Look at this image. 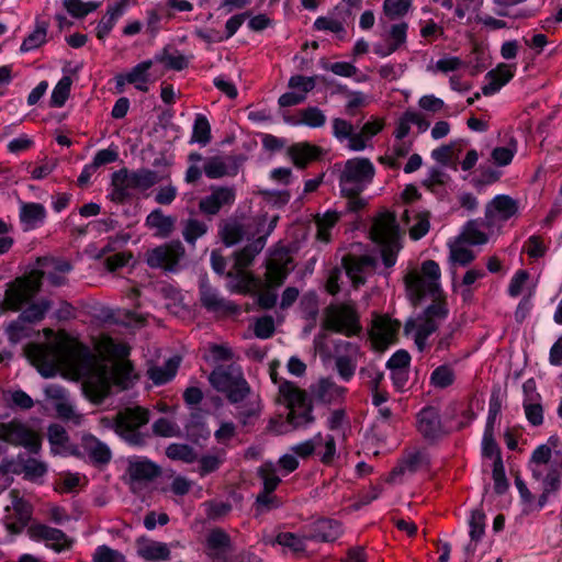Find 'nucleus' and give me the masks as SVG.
I'll return each instance as SVG.
<instances>
[{
    "mask_svg": "<svg viewBox=\"0 0 562 562\" xmlns=\"http://www.w3.org/2000/svg\"><path fill=\"white\" fill-rule=\"evenodd\" d=\"M0 431L1 438L11 445L22 446L33 454L38 453L41 450V436L19 420L1 424Z\"/></svg>",
    "mask_w": 562,
    "mask_h": 562,
    "instance_id": "9b49d317",
    "label": "nucleus"
},
{
    "mask_svg": "<svg viewBox=\"0 0 562 562\" xmlns=\"http://www.w3.org/2000/svg\"><path fill=\"white\" fill-rule=\"evenodd\" d=\"M340 535L341 526L339 521L330 518H321L312 525L306 539L319 542H331Z\"/></svg>",
    "mask_w": 562,
    "mask_h": 562,
    "instance_id": "412c9836",
    "label": "nucleus"
},
{
    "mask_svg": "<svg viewBox=\"0 0 562 562\" xmlns=\"http://www.w3.org/2000/svg\"><path fill=\"white\" fill-rule=\"evenodd\" d=\"M429 465V458L426 453L422 451H414L408 453L401 463L395 467L391 474L392 476L401 475L405 472L415 473L420 470L423 467Z\"/></svg>",
    "mask_w": 562,
    "mask_h": 562,
    "instance_id": "f704fd0d",
    "label": "nucleus"
},
{
    "mask_svg": "<svg viewBox=\"0 0 562 562\" xmlns=\"http://www.w3.org/2000/svg\"><path fill=\"white\" fill-rule=\"evenodd\" d=\"M371 239L381 246V257L386 268H392L400 250L398 225L395 216L390 213H381L376 216L370 228Z\"/></svg>",
    "mask_w": 562,
    "mask_h": 562,
    "instance_id": "423d86ee",
    "label": "nucleus"
},
{
    "mask_svg": "<svg viewBox=\"0 0 562 562\" xmlns=\"http://www.w3.org/2000/svg\"><path fill=\"white\" fill-rule=\"evenodd\" d=\"M168 9L166 11L159 10H151L148 11L147 14V31L150 34H156L159 31V22L162 19V16H166L167 19H171L173 16L175 11H191L193 9L192 2H167Z\"/></svg>",
    "mask_w": 562,
    "mask_h": 562,
    "instance_id": "a878e982",
    "label": "nucleus"
},
{
    "mask_svg": "<svg viewBox=\"0 0 562 562\" xmlns=\"http://www.w3.org/2000/svg\"><path fill=\"white\" fill-rule=\"evenodd\" d=\"M342 213L337 211H327L324 215L316 217V226L317 234L316 237L318 240L328 243L330 240V229L336 225L339 221Z\"/></svg>",
    "mask_w": 562,
    "mask_h": 562,
    "instance_id": "37998d69",
    "label": "nucleus"
},
{
    "mask_svg": "<svg viewBox=\"0 0 562 562\" xmlns=\"http://www.w3.org/2000/svg\"><path fill=\"white\" fill-rule=\"evenodd\" d=\"M439 265L430 259L422 263L420 273L416 270L408 271L404 277V283L411 302L417 305L427 293H437L439 291Z\"/></svg>",
    "mask_w": 562,
    "mask_h": 562,
    "instance_id": "0eeeda50",
    "label": "nucleus"
},
{
    "mask_svg": "<svg viewBox=\"0 0 562 562\" xmlns=\"http://www.w3.org/2000/svg\"><path fill=\"white\" fill-rule=\"evenodd\" d=\"M288 155L296 168L305 169L311 162L322 158L323 149L308 142H302L291 145Z\"/></svg>",
    "mask_w": 562,
    "mask_h": 562,
    "instance_id": "6ab92c4d",
    "label": "nucleus"
},
{
    "mask_svg": "<svg viewBox=\"0 0 562 562\" xmlns=\"http://www.w3.org/2000/svg\"><path fill=\"white\" fill-rule=\"evenodd\" d=\"M250 393V385L244 378L241 372L237 373V379L232 389L225 393L227 400L232 404L243 402Z\"/></svg>",
    "mask_w": 562,
    "mask_h": 562,
    "instance_id": "13d9d810",
    "label": "nucleus"
},
{
    "mask_svg": "<svg viewBox=\"0 0 562 562\" xmlns=\"http://www.w3.org/2000/svg\"><path fill=\"white\" fill-rule=\"evenodd\" d=\"M203 170L205 176L210 179H218L227 175L236 173V168L231 172L225 160L218 156L209 158L204 164Z\"/></svg>",
    "mask_w": 562,
    "mask_h": 562,
    "instance_id": "5fc2aeb1",
    "label": "nucleus"
},
{
    "mask_svg": "<svg viewBox=\"0 0 562 562\" xmlns=\"http://www.w3.org/2000/svg\"><path fill=\"white\" fill-rule=\"evenodd\" d=\"M153 66V60H144L136 66H134L130 71L124 74V79L127 80V83L134 85V87L142 91L147 92L148 87L147 83L149 81V69Z\"/></svg>",
    "mask_w": 562,
    "mask_h": 562,
    "instance_id": "473e14b6",
    "label": "nucleus"
},
{
    "mask_svg": "<svg viewBox=\"0 0 562 562\" xmlns=\"http://www.w3.org/2000/svg\"><path fill=\"white\" fill-rule=\"evenodd\" d=\"M502 411V397H501V390L499 389H493L490 397L488 403V415L486 419V425L484 430H492L494 431V426L496 423V419Z\"/></svg>",
    "mask_w": 562,
    "mask_h": 562,
    "instance_id": "0e129e2a",
    "label": "nucleus"
},
{
    "mask_svg": "<svg viewBox=\"0 0 562 562\" xmlns=\"http://www.w3.org/2000/svg\"><path fill=\"white\" fill-rule=\"evenodd\" d=\"M456 380L454 371L447 364L437 367L430 375V383L435 387L446 389L453 384Z\"/></svg>",
    "mask_w": 562,
    "mask_h": 562,
    "instance_id": "e2e57ef3",
    "label": "nucleus"
},
{
    "mask_svg": "<svg viewBox=\"0 0 562 562\" xmlns=\"http://www.w3.org/2000/svg\"><path fill=\"white\" fill-rule=\"evenodd\" d=\"M127 472L132 481L149 482L161 474V469L155 462L148 459H142L131 461L127 467Z\"/></svg>",
    "mask_w": 562,
    "mask_h": 562,
    "instance_id": "b1692460",
    "label": "nucleus"
},
{
    "mask_svg": "<svg viewBox=\"0 0 562 562\" xmlns=\"http://www.w3.org/2000/svg\"><path fill=\"white\" fill-rule=\"evenodd\" d=\"M206 548L214 560L227 562V554L232 549L229 535L221 528L211 530L206 537Z\"/></svg>",
    "mask_w": 562,
    "mask_h": 562,
    "instance_id": "aec40b11",
    "label": "nucleus"
},
{
    "mask_svg": "<svg viewBox=\"0 0 562 562\" xmlns=\"http://www.w3.org/2000/svg\"><path fill=\"white\" fill-rule=\"evenodd\" d=\"M528 467L535 481L541 483L540 494L536 508L542 509L551 494L561 488L562 461L552 460V450L548 445L538 446L531 453Z\"/></svg>",
    "mask_w": 562,
    "mask_h": 562,
    "instance_id": "f03ea898",
    "label": "nucleus"
},
{
    "mask_svg": "<svg viewBox=\"0 0 562 562\" xmlns=\"http://www.w3.org/2000/svg\"><path fill=\"white\" fill-rule=\"evenodd\" d=\"M514 77V71L507 64H499L495 69L490 70L485 75V79L488 80L486 85L482 87L484 95H492L496 93L503 86H505Z\"/></svg>",
    "mask_w": 562,
    "mask_h": 562,
    "instance_id": "393cba45",
    "label": "nucleus"
},
{
    "mask_svg": "<svg viewBox=\"0 0 562 562\" xmlns=\"http://www.w3.org/2000/svg\"><path fill=\"white\" fill-rule=\"evenodd\" d=\"M138 554L147 561H166L170 550L166 543L149 541L138 549Z\"/></svg>",
    "mask_w": 562,
    "mask_h": 562,
    "instance_id": "49530a36",
    "label": "nucleus"
},
{
    "mask_svg": "<svg viewBox=\"0 0 562 562\" xmlns=\"http://www.w3.org/2000/svg\"><path fill=\"white\" fill-rule=\"evenodd\" d=\"M401 322L392 319L389 315H376L372 321L369 336L373 348L384 350L397 340Z\"/></svg>",
    "mask_w": 562,
    "mask_h": 562,
    "instance_id": "4468645a",
    "label": "nucleus"
},
{
    "mask_svg": "<svg viewBox=\"0 0 562 562\" xmlns=\"http://www.w3.org/2000/svg\"><path fill=\"white\" fill-rule=\"evenodd\" d=\"M300 311L302 313V317L311 323H315L318 316V296L316 292L310 291L306 292L300 301Z\"/></svg>",
    "mask_w": 562,
    "mask_h": 562,
    "instance_id": "8fccbe9b",
    "label": "nucleus"
},
{
    "mask_svg": "<svg viewBox=\"0 0 562 562\" xmlns=\"http://www.w3.org/2000/svg\"><path fill=\"white\" fill-rule=\"evenodd\" d=\"M161 180L157 171L140 168L130 170L126 167L114 171L111 176V192L109 198L116 204H124L132 194L130 190H148Z\"/></svg>",
    "mask_w": 562,
    "mask_h": 562,
    "instance_id": "7ed1b4c3",
    "label": "nucleus"
},
{
    "mask_svg": "<svg viewBox=\"0 0 562 562\" xmlns=\"http://www.w3.org/2000/svg\"><path fill=\"white\" fill-rule=\"evenodd\" d=\"M237 373L223 368L214 369L210 375L209 381L211 385L218 392L226 393L227 390L232 389L236 382Z\"/></svg>",
    "mask_w": 562,
    "mask_h": 562,
    "instance_id": "c03bdc74",
    "label": "nucleus"
},
{
    "mask_svg": "<svg viewBox=\"0 0 562 562\" xmlns=\"http://www.w3.org/2000/svg\"><path fill=\"white\" fill-rule=\"evenodd\" d=\"M225 461V451L218 450L217 454H204L199 459V474L204 477L216 472Z\"/></svg>",
    "mask_w": 562,
    "mask_h": 562,
    "instance_id": "864d4df0",
    "label": "nucleus"
},
{
    "mask_svg": "<svg viewBox=\"0 0 562 562\" xmlns=\"http://www.w3.org/2000/svg\"><path fill=\"white\" fill-rule=\"evenodd\" d=\"M200 301L204 308L210 312L225 311L228 313H235L237 306L232 302H226L220 297L217 293L207 286H202L200 291Z\"/></svg>",
    "mask_w": 562,
    "mask_h": 562,
    "instance_id": "7c9ffc66",
    "label": "nucleus"
},
{
    "mask_svg": "<svg viewBox=\"0 0 562 562\" xmlns=\"http://www.w3.org/2000/svg\"><path fill=\"white\" fill-rule=\"evenodd\" d=\"M218 236L226 247H232L243 240L244 226L235 220L223 221L220 224Z\"/></svg>",
    "mask_w": 562,
    "mask_h": 562,
    "instance_id": "c9c22d12",
    "label": "nucleus"
},
{
    "mask_svg": "<svg viewBox=\"0 0 562 562\" xmlns=\"http://www.w3.org/2000/svg\"><path fill=\"white\" fill-rule=\"evenodd\" d=\"M257 475L262 481V491L268 493H273L281 483L276 465L270 461L262 463L258 468Z\"/></svg>",
    "mask_w": 562,
    "mask_h": 562,
    "instance_id": "a18cd8bd",
    "label": "nucleus"
},
{
    "mask_svg": "<svg viewBox=\"0 0 562 562\" xmlns=\"http://www.w3.org/2000/svg\"><path fill=\"white\" fill-rule=\"evenodd\" d=\"M43 277V271L34 270L9 282L2 301L5 312H18L29 303L41 291Z\"/></svg>",
    "mask_w": 562,
    "mask_h": 562,
    "instance_id": "6e6552de",
    "label": "nucleus"
},
{
    "mask_svg": "<svg viewBox=\"0 0 562 562\" xmlns=\"http://www.w3.org/2000/svg\"><path fill=\"white\" fill-rule=\"evenodd\" d=\"M46 210L43 204L30 202L24 203L20 211V221L25 229H33L44 222Z\"/></svg>",
    "mask_w": 562,
    "mask_h": 562,
    "instance_id": "2f4dec72",
    "label": "nucleus"
},
{
    "mask_svg": "<svg viewBox=\"0 0 562 562\" xmlns=\"http://www.w3.org/2000/svg\"><path fill=\"white\" fill-rule=\"evenodd\" d=\"M323 327L347 337L358 336L362 331L360 316L352 304H330L325 308Z\"/></svg>",
    "mask_w": 562,
    "mask_h": 562,
    "instance_id": "1a4fd4ad",
    "label": "nucleus"
},
{
    "mask_svg": "<svg viewBox=\"0 0 562 562\" xmlns=\"http://www.w3.org/2000/svg\"><path fill=\"white\" fill-rule=\"evenodd\" d=\"M27 531L32 539L45 541L46 546L56 552L68 550L72 544L63 530L44 524L33 525Z\"/></svg>",
    "mask_w": 562,
    "mask_h": 562,
    "instance_id": "f3484780",
    "label": "nucleus"
},
{
    "mask_svg": "<svg viewBox=\"0 0 562 562\" xmlns=\"http://www.w3.org/2000/svg\"><path fill=\"white\" fill-rule=\"evenodd\" d=\"M517 213L518 202L509 195L499 194L486 204L484 224L487 228H493L497 224L510 220Z\"/></svg>",
    "mask_w": 562,
    "mask_h": 562,
    "instance_id": "2eb2a0df",
    "label": "nucleus"
},
{
    "mask_svg": "<svg viewBox=\"0 0 562 562\" xmlns=\"http://www.w3.org/2000/svg\"><path fill=\"white\" fill-rule=\"evenodd\" d=\"M374 175L375 168L369 158L355 157L345 161L338 181L340 194L347 199V213H358L367 206V201L360 195L372 182Z\"/></svg>",
    "mask_w": 562,
    "mask_h": 562,
    "instance_id": "f257e3e1",
    "label": "nucleus"
},
{
    "mask_svg": "<svg viewBox=\"0 0 562 562\" xmlns=\"http://www.w3.org/2000/svg\"><path fill=\"white\" fill-rule=\"evenodd\" d=\"M83 448L90 461L95 465H104L111 461L112 453L110 448L93 436L83 438Z\"/></svg>",
    "mask_w": 562,
    "mask_h": 562,
    "instance_id": "c85d7f7f",
    "label": "nucleus"
},
{
    "mask_svg": "<svg viewBox=\"0 0 562 562\" xmlns=\"http://www.w3.org/2000/svg\"><path fill=\"white\" fill-rule=\"evenodd\" d=\"M482 457L493 459V462L503 461L502 450L494 438V431L484 430L482 439Z\"/></svg>",
    "mask_w": 562,
    "mask_h": 562,
    "instance_id": "680f3d73",
    "label": "nucleus"
},
{
    "mask_svg": "<svg viewBox=\"0 0 562 562\" xmlns=\"http://www.w3.org/2000/svg\"><path fill=\"white\" fill-rule=\"evenodd\" d=\"M106 426L112 428L124 441L133 447H143L147 441V434L140 428L149 422V411L142 406L126 407L119 411L114 418H103Z\"/></svg>",
    "mask_w": 562,
    "mask_h": 562,
    "instance_id": "20e7f679",
    "label": "nucleus"
},
{
    "mask_svg": "<svg viewBox=\"0 0 562 562\" xmlns=\"http://www.w3.org/2000/svg\"><path fill=\"white\" fill-rule=\"evenodd\" d=\"M48 22L36 19L35 29L30 33L21 44L20 50L25 53L41 47L46 43Z\"/></svg>",
    "mask_w": 562,
    "mask_h": 562,
    "instance_id": "58836bf2",
    "label": "nucleus"
},
{
    "mask_svg": "<svg viewBox=\"0 0 562 562\" xmlns=\"http://www.w3.org/2000/svg\"><path fill=\"white\" fill-rule=\"evenodd\" d=\"M482 227L487 228L484 224V220L477 218L469 221L463 227L461 238L470 245L486 244L488 237L483 231H481Z\"/></svg>",
    "mask_w": 562,
    "mask_h": 562,
    "instance_id": "ea45409f",
    "label": "nucleus"
},
{
    "mask_svg": "<svg viewBox=\"0 0 562 562\" xmlns=\"http://www.w3.org/2000/svg\"><path fill=\"white\" fill-rule=\"evenodd\" d=\"M280 396L289 409L286 424L293 429L306 428L315 422L313 402L305 390L291 381H283L280 385Z\"/></svg>",
    "mask_w": 562,
    "mask_h": 562,
    "instance_id": "39448f33",
    "label": "nucleus"
},
{
    "mask_svg": "<svg viewBox=\"0 0 562 562\" xmlns=\"http://www.w3.org/2000/svg\"><path fill=\"white\" fill-rule=\"evenodd\" d=\"M266 235L259 236L252 243L246 245L234 254V270H245L251 265L255 257L263 249L266 245Z\"/></svg>",
    "mask_w": 562,
    "mask_h": 562,
    "instance_id": "cd10ccee",
    "label": "nucleus"
},
{
    "mask_svg": "<svg viewBox=\"0 0 562 562\" xmlns=\"http://www.w3.org/2000/svg\"><path fill=\"white\" fill-rule=\"evenodd\" d=\"M359 376L363 380L370 391H376L384 380V372L379 370L374 363H369L359 370Z\"/></svg>",
    "mask_w": 562,
    "mask_h": 562,
    "instance_id": "052dcab7",
    "label": "nucleus"
},
{
    "mask_svg": "<svg viewBox=\"0 0 562 562\" xmlns=\"http://www.w3.org/2000/svg\"><path fill=\"white\" fill-rule=\"evenodd\" d=\"M346 392V387L336 384L329 379H322L315 387H312L313 396L324 404H330L342 398Z\"/></svg>",
    "mask_w": 562,
    "mask_h": 562,
    "instance_id": "bb28decb",
    "label": "nucleus"
},
{
    "mask_svg": "<svg viewBox=\"0 0 562 562\" xmlns=\"http://www.w3.org/2000/svg\"><path fill=\"white\" fill-rule=\"evenodd\" d=\"M177 217L172 215H165L161 209L153 210L145 220V226L149 229H155V236L160 238H168L175 232Z\"/></svg>",
    "mask_w": 562,
    "mask_h": 562,
    "instance_id": "5701e85b",
    "label": "nucleus"
},
{
    "mask_svg": "<svg viewBox=\"0 0 562 562\" xmlns=\"http://www.w3.org/2000/svg\"><path fill=\"white\" fill-rule=\"evenodd\" d=\"M126 2H116L115 5L109 7L106 13L99 21L95 29V36L100 41H104L112 29L115 26L119 19L125 12Z\"/></svg>",
    "mask_w": 562,
    "mask_h": 562,
    "instance_id": "c756f323",
    "label": "nucleus"
},
{
    "mask_svg": "<svg viewBox=\"0 0 562 562\" xmlns=\"http://www.w3.org/2000/svg\"><path fill=\"white\" fill-rule=\"evenodd\" d=\"M181 226L182 237L191 247H195L196 240L206 235L209 232V225L204 221L195 217L183 220L181 222Z\"/></svg>",
    "mask_w": 562,
    "mask_h": 562,
    "instance_id": "72a5a7b5",
    "label": "nucleus"
},
{
    "mask_svg": "<svg viewBox=\"0 0 562 562\" xmlns=\"http://www.w3.org/2000/svg\"><path fill=\"white\" fill-rule=\"evenodd\" d=\"M412 149V142L397 140L392 147V155L380 157V162L386 164L391 169H398V158L406 157Z\"/></svg>",
    "mask_w": 562,
    "mask_h": 562,
    "instance_id": "4d7b16f0",
    "label": "nucleus"
},
{
    "mask_svg": "<svg viewBox=\"0 0 562 562\" xmlns=\"http://www.w3.org/2000/svg\"><path fill=\"white\" fill-rule=\"evenodd\" d=\"M288 277V272L284 267L277 262H270L266 271V282L268 288L273 289L281 286Z\"/></svg>",
    "mask_w": 562,
    "mask_h": 562,
    "instance_id": "774afa93",
    "label": "nucleus"
},
{
    "mask_svg": "<svg viewBox=\"0 0 562 562\" xmlns=\"http://www.w3.org/2000/svg\"><path fill=\"white\" fill-rule=\"evenodd\" d=\"M450 180V176L439 168H431L428 177L423 181V186L432 193L438 194L439 188L443 187Z\"/></svg>",
    "mask_w": 562,
    "mask_h": 562,
    "instance_id": "69168bd1",
    "label": "nucleus"
},
{
    "mask_svg": "<svg viewBox=\"0 0 562 562\" xmlns=\"http://www.w3.org/2000/svg\"><path fill=\"white\" fill-rule=\"evenodd\" d=\"M301 119L297 121L285 117L284 120L292 124H304L308 127H322L326 123V116L323 111L317 106H307L300 110Z\"/></svg>",
    "mask_w": 562,
    "mask_h": 562,
    "instance_id": "a19ab883",
    "label": "nucleus"
},
{
    "mask_svg": "<svg viewBox=\"0 0 562 562\" xmlns=\"http://www.w3.org/2000/svg\"><path fill=\"white\" fill-rule=\"evenodd\" d=\"M166 456L171 460L186 463H193L198 460L194 449L186 443H170L166 448Z\"/></svg>",
    "mask_w": 562,
    "mask_h": 562,
    "instance_id": "09e8293b",
    "label": "nucleus"
},
{
    "mask_svg": "<svg viewBox=\"0 0 562 562\" xmlns=\"http://www.w3.org/2000/svg\"><path fill=\"white\" fill-rule=\"evenodd\" d=\"M210 195L199 201V210L207 216L220 213L223 206H231L235 202V191L228 187H212Z\"/></svg>",
    "mask_w": 562,
    "mask_h": 562,
    "instance_id": "a211bd4d",
    "label": "nucleus"
},
{
    "mask_svg": "<svg viewBox=\"0 0 562 562\" xmlns=\"http://www.w3.org/2000/svg\"><path fill=\"white\" fill-rule=\"evenodd\" d=\"M184 429L187 438L194 443H199L200 440H206L210 437L206 423L203 416L198 412L191 413L188 423L184 425Z\"/></svg>",
    "mask_w": 562,
    "mask_h": 562,
    "instance_id": "e433bc0d",
    "label": "nucleus"
},
{
    "mask_svg": "<svg viewBox=\"0 0 562 562\" xmlns=\"http://www.w3.org/2000/svg\"><path fill=\"white\" fill-rule=\"evenodd\" d=\"M49 308L50 301L48 300H42L37 303H32L22 311L20 314V319L31 324L40 322L45 317V314Z\"/></svg>",
    "mask_w": 562,
    "mask_h": 562,
    "instance_id": "3c124183",
    "label": "nucleus"
},
{
    "mask_svg": "<svg viewBox=\"0 0 562 562\" xmlns=\"http://www.w3.org/2000/svg\"><path fill=\"white\" fill-rule=\"evenodd\" d=\"M374 266L375 259L369 255L355 256L349 254L342 258V267L355 284H363L364 278H362L361 273Z\"/></svg>",
    "mask_w": 562,
    "mask_h": 562,
    "instance_id": "4be33fe9",
    "label": "nucleus"
},
{
    "mask_svg": "<svg viewBox=\"0 0 562 562\" xmlns=\"http://www.w3.org/2000/svg\"><path fill=\"white\" fill-rule=\"evenodd\" d=\"M211 125L207 117L203 114H196L190 142L205 146L211 142Z\"/></svg>",
    "mask_w": 562,
    "mask_h": 562,
    "instance_id": "de8ad7c7",
    "label": "nucleus"
},
{
    "mask_svg": "<svg viewBox=\"0 0 562 562\" xmlns=\"http://www.w3.org/2000/svg\"><path fill=\"white\" fill-rule=\"evenodd\" d=\"M155 60L164 64L166 68L177 71H181L188 67V60L178 50H176L175 54L169 53L168 48H164L160 54H157Z\"/></svg>",
    "mask_w": 562,
    "mask_h": 562,
    "instance_id": "603ef678",
    "label": "nucleus"
},
{
    "mask_svg": "<svg viewBox=\"0 0 562 562\" xmlns=\"http://www.w3.org/2000/svg\"><path fill=\"white\" fill-rule=\"evenodd\" d=\"M416 428L428 445H436L450 434L441 419L440 409L432 405H427L417 413Z\"/></svg>",
    "mask_w": 562,
    "mask_h": 562,
    "instance_id": "9d476101",
    "label": "nucleus"
},
{
    "mask_svg": "<svg viewBox=\"0 0 562 562\" xmlns=\"http://www.w3.org/2000/svg\"><path fill=\"white\" fill-rule=\"evenodd\" d=\"M61 358L68 368L80 376H90L95 366L94 355L85 345L64 349Z\"/></svg>",
    "mask_w": 562,
    "mask_h": 562,
    "instance_id": "dca6fc26",
    "label": "nucleus"
},
{
    "mask_svg": "<svg viewBox=\"0 0 562 562\" xmlns=\"http://www.w3.org/2000/svg\"><path fill=\"white\" fill-rule=\"evenodd\" d=\"M186 249L179 239L157 246L146 252V263L150 268H161L173 271L180 259L184 256Z\"/></svg>",
    "mask_w": 562,
    "mask_h": 562,
    "instance_id": "ddd939ff",
    "label": "nucleus"
},
{
    "mask_svg": "<svg viewBox=\"0 0 562 562\" xmlns=\"http://www.w3.org/2000/svg\"><path fill=\"white\" fill-rule=\"evenodd\" d=\"M18 490L10 492L12 506H7L3 517L5 529L12 535H20L29 525L33 515V506L29 501L20 497Z\"/></svg>",
    "mask_w": 562,
    "mask_h": 562,
    "instance_id": "f8f14e48",
    "label": "nucleus"
},
{
    "mask_svg": "<svg viewBox=\"0 0 562 562\" xmlns=\"http://www.w3.org/2000/svg\"><path fill=\"white\" fill-rule=\"evenodd\" d=\"M180 366V358L172 357L168 359L162 367H155L149 370V379L156 385H162L171 381L177 374Z\"/></svg>",
    "mask_w": 562,
    "mask_h": 562,
    "instance_id": "4c0bfd02",
    "label": "nucleus"
},
{
    "mask_svg": "<svg viewBox=\"0 0 562 562\" xmlns=\"http://www.w3.org/2000/svg\"><path fill=\"white\" fill-rule=\"evenodd\" d=\"M85 393L95 403H101L110 393L108 382L100 376H91L83 383Z\"/></svg>",
    "mask_w": 562,
    "mask_h": 562,
    "instance_id": "79ce46f5",
    "label": "nucleus"
},
{
    "mask_svg": "<svg viewBox=\"0 0 562 562\" xmlns=\"http://www.w3.org/2000/svg\"><path fill=\"white\" fill-rule=\"evenodd\" d=\"M518 2H497V8H495L494 12L498 16L509 18V19H528L535 15L531 10L519 9L516 7Z\"/></svg>",
    "mask_w": 562,
    "mask_h": 562,
    "instance_id": "bf43d9fd",
    "label": "nucleus"
},
{
    "mask_svg": "<svg viewBox=\"0 0 562 562\" xmlns=\"http://www.w3.org/2000/svg\"><path fill=\"white\" fill-rule=\"evenodd\" d=\"M151 428L154 435L159 437L170 438L181 436L179 426L165 417H160L155 420Z\"/></svg>",
    "mask_w": 562,
    "mask_h": 562,
    "instance_id": "338daca9",
    "label": "nucleus"
},
{
    "mask_svg": "<svg viewBox=\"0 0 562 562\" xmlns=\"http://www.w3.org/2000/svg\"><path fill=\"white\" fill-rule=\"evenodd\" d=\"M72 80L64 76L53 89L49 104L53 108H61L69 98Z\"/></svg>",
    "mask_w": 562,
    "mask_h": 562,
    "instance_id": "6e6d98bb",
    "label": "nucleus"
}]
</instances>
